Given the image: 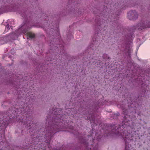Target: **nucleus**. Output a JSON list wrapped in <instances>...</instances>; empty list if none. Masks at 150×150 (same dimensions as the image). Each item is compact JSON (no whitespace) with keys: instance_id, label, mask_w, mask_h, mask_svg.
Wrapping results in <instances>:
<instances>
[{"instance_id":"nucleus-4","label":"nucleus","mask_w":150,"mask_h":150,"mask_svg":"<svg viewBox=\"0 0 150 150\" xmlns=\"http://www.w3.org/2000/svg\"><path fill=\"white\" fill-rule=\"evenodd\" d=\"M122 110H123V114L125 115V120H126V119L128 117H129L130 118V119H131V120H132V119H134V117H135L134 116H131V115L132 114H132L133 113H134V112H131L130 113H129L128 114L130 115H127V112H128V111H127V110L126 109H125V108H123Z\"/></svg>"},{"instance_id":"nucleus-14","label":"nucleus","mask_w":150,"mask_h":150,"mask_svg":"<svg viewBox=\"0 0 150 150\" xmlns=\"http://www.w3.org/2000/svg\"><path fill=\"white\" fill-rule=\"evenodd\" d=\"M127 120H128V121H129V119H127Z\"/></svg>"},{"instance_id":"nucleus-9","label":"nucleus","mask_w":150,"mask_h":150,"mask_svg":"<svg viewBox=\"0 0 150 150\" xmlns=\"http://www.w3.org/2000/svg\"><path fill=\"white\" fill-rule=\"evenodd\" d=\"M31 122V121H30V120H28L27 121V122H25H25H24V124H27L28 126H31L30 125V123Z\"/></svg>"},{"instance_id":"nucleus-2","label":"nucleus","mask_w":150,"mask_h":150,"mask_svg":"<svg viewBox=\"0 0 150 150\" xmlns=\"http://www.w3.org/2000/svg\"><path fill=\"white\" fill-rule=\"evenodd\" d=\"M124 130L125 131L123 132L122 133H118L117 135L119 136L120 135L124 139L126 145L125 150H129V149H127V141H129V137L130 136V132H128L125 130ZM91 150H92V149L91 148ZM93 150H97V147L96 148H95V149H94Z\"/></svg>"},{"instance_id":"nucleus-8","label":"nucleus","mask_w":150,"mask_h":150,"mask_svg":"<svg viewBox=\"0 0 150 150\" xmlns=\"http://www.w3.org/2000/svg\"><path fill=\"white\" fill-rule=\"evenodd\" d=\"M10 25L9 24H7L5 28V31L7 32L8 30L10 29Z\"/></svg>"},{"instance_id":"nucleus-11","label":"nucleus","mask_w":150,"mask_h":150,"mask_svg":"<svg viewBox=\"0 0 150 150\" xmlns=\"http://www.w3.org/2000/svg\"><path fill=\"white\" fill-rule=\"evenodd\" d=\"M23 120H22L21 119L19 121L20 122H23Z\"/></svg>"},{"instance_id":"nucleus-15","label":"nucleus","mask_w":150,"mask_h":150,"mask_svg":"<svg viewBox=\"0 0 150 150\" xmlns=\"http://www.w3.org/2000/svg\"><path fill=\"white\" fill-rule=\"evenodd\" d=\"M13 21V20H11V21Z\"/></svg>"},{"instance_id":"nucleus-6","label":"nucleus","mask_w":150,"mask_h":150,"mask_svg":"<svg viewBox=\"0 0 150 150\" xmlns=\"http://www.w3.org/2000/svg\"><path fill=\"white\" fill-rule=\"evenodd\" d=\"M22 33H23L25 34H27L29 36V37L33 38L35 36V35L34 34H33L31 33L28 32L26 30H24L22 31Z\"/></svg>"},{"instance_id":"nucleus-1","label":"nucleus","mask_w":150,"mask_h":150,"mask_svg":"<svg viewBox=\"0 0 150 150\" xmlns=\"http://www.w3.org/2000/svg\"><path fill=\"white\" fill-rule=\"evenodd\" d=\"M61 119L58 118L54 119V120L53 121V124L49 127V129L48 130L46 129L45 131L46 133L45 136L46 138L48 139H50L53 133H55L57 132L61 131L59 129L62 128L61 127V123L59 122V121L61 122Z\"/></svg>"},{"instance_id":"nucleus-10","label":"nucleus","mask_w":150,"mask_h":150,"mask_svg":"<svg viewBox=\"0 0 150 150\" xmlns=\"http://www.w3.org/2000/svg\"><path fill=\"white\" fill-rule=\"evenodd\" d=\"M86 119H87V120H91L90 117H88L87 118H86Z\"/></svg>"},{"instance_id":"nucleus-5","label":"nucleus","mask_w":150,"mask_h":150,"mask_svg":"<svg viewBox=\"0 0 150 150\" xmlns=\"http://www.w3.org/2000/svg\"><path fill=\"white\" fill-rule=\"evenodd\" d=\"M23 109H22L21 108H20V110H21V113H26L27 114V113L28 112H30V108L29 106H27L25 108L23 107Z\"/></svg>"},{"instance_id":"nucleus-17","label":"nucleus","mask_w":150,"mask_h":150,"mask_svg":"<svg viewBox=\"0 0 150 150\" xmlns=\"http://www.w3.org/2000/svg\"><path fill=\"white\" fill-rule=\"evenodd\" d=\"M113 128H114V126H113Z\"/></svg>"},{"instance_id":"nucleus-16","label":"nucleus","mask_w":150,"mask_h":150,"mask_svg":"<svg viewBox=\"0 0 150 150\" xmlns=\"http://www.w3.org/2000/svg\"><path fill=\"white\" fill-rule=\"evenodd\" d=\"M24 122H22V123H24ZM21 123H22V122H21Z\"/></svg>"},{"instance_id":"nucleus-13","label":"nucleus","mask_w":150,"mask_h":150,"mask_svg":"<svg viewBox=\"0 0 150 150\" xmlns=\"http://www.w3.org/2000/svg\"><path fill=\"white\" fill-rule=\"evenodd\" d=\"M71 114L72 115H73V113H71Z\"/></svg>"},{"instance_id":"nucleus-12","label":"nucleus","mask_w":150,"mask_h":150,"mask_svg":"<svg viewBox=\"0 0 150 150\" xmlns=\"http://www.w3.org/2000/svg\"><path fill=\"white\" fill-rule=\"evenodd\" d=\"M115 130H117V129H116V128H115Z\"/></svg>"},{"instance_id":"nucleus-7","label":"nucleus","mask_w":150,"mask_h":150,"mask_svg":"<svg viewBox=\"0 0 150 150\" xmlns=\"http://www.w3.org/2000/svg\"><path fill=\"white\" fill-rule=\"evenodd\" d=\"M146 23H147V24H146V25H145L144 23L142 24V25L141 26V27L140 28H139L138 29H144L146 28L150 27V24H149L150 22H148L147 23V22H146Z\"/></svg>"},{"instance_id":"nucleus-3","label":"nucleus","mask_w":150,"mask_h":150,"mask_svg":"<svg viewBox=\"0 0 150 150\" xmlns=\"http://www.w3.org/2000/svg\"><path fill=\"white\" fill-rule=\"evenodd\" d=\"M127 17L130 20H135L138 17V15L135 11H130L127 13Z\"/></svg>"}]
</instances>
